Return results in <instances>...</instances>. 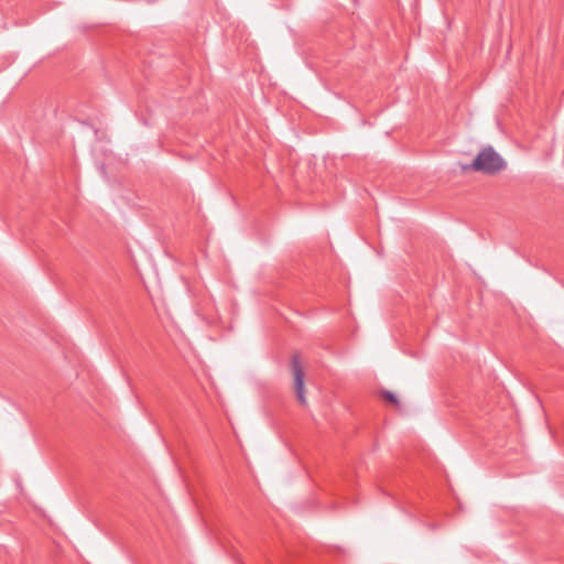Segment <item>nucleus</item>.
Here are the masks:
<instances>
[{
  "label": "nucleus",
  "mask_w": 564,
  "mask_h": 564,
  "mask_svg": "<svg viewBox=\"0 0 564 564\" xmlns=\"http://www.w3.org/2000/svg\"><path fill=\"white\" fill-rule=\"evenodd\" d=\"M506 167L503 159L491 148L481 150L473 163L465 169H471L485 174H496Z\"/></svg>",
  "instance_id": "1"
},
{
  "label": "nucleus",
  "mask_w": 564,
  "mask_h": 564,
  "mask_svg": "<svg viewBox=\"0 0 564 564\" xmlns=\"http://www.w3.org/2000/svg\"><path fill=\"white\" fill-rule=\"evenodd\" d=\"M291 368L294 378V390L296 399L302 405L305 406L307 404V401L305 398L304 371L302 369L301 360L297 355H294L292 357Z\"/></svg>",
  "instance_id": "2"
},
{
  "label": "nucleus",
  "mask_w": 564,
  "mask_h": 564,
  "mask_svg": "<svg viewBox=\"0 0 564 564\" xmlns=\"http://www.w3.org/2000/svg\"><path fill=\"white\" fill-rule=\"evenodd\" d=\"M381 395H382V398L386 401L394 404L395 406H399V401H398L397 397L392 392H390V391H382Z\"/></svg>",
  "instance_id": "3"
}]
</instances>
